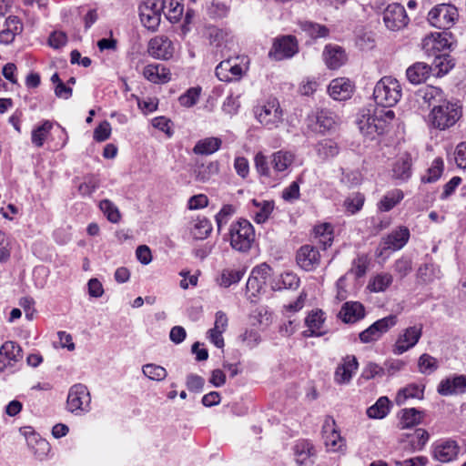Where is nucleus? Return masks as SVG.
Here are the masks:
<instances>
[{
	"mask_svg": "<svg viewBox=\"0 0 466 466\" xmlns=\"http://www.w3.org/2000/svg\"><path fill=\"white\" fill-rule=\"evenodd\" d=\"M163 6L162 0H146L139 6L141 23L148 30L156 31L161 21Z\"/></svg>",
	"mask_w": 466,
	"mask_h": 466,
	"instance_id": "nucleus-7",
	"label": "nucleus"
},
{
	"mask_svg": "<svg viewBox=\"0 0 466 466\" xmlns=\"http://www.w3.org/2000/svg\"><path fill=\"white\" fill-rule=\"evenodd\" d=\"M422 100L431 108H435L438 105L444 103L446 96L444 92L440 88L433 86H428L420 91Z\"/></svg>",
	"mask_w": 466,
	"mask_h": 466,
	"instance_id": "nucleus-30",
	"label": "nucleus"
},
{
	"mask_svg": "<svg viewBox=\"0 0 466 466\" xmlns=\"http://www.w3.org/2000/svg\"><path fill=\"white\" fill-rule=\"evenodd\" d=\"M460 446L453 440H447L434 448V458L441 462H450L455 460L459 454Z\"/></svg>",
	"mask_w": 466,
	"mask_h": 466,
	"instance_id": "nucleus-22",
	"label": "nucleus"
},
{
	"mask_svg": "<svg viewBox=\"0 0 466 466\" xmlns=\"http://www.w3.org/2000/svg\"><path fill=\"white\" fill-rule=\"evenodd\" d=\"M462 107L457 102L446 100L444 103L431 108L427 122L429 126L440 131L452 127L461 117Z\"/></svg>",
	"mask_w": 466,
	"mask_h": 466,
	"instance_id": "nucleus-1",
	"label": "nucleus"
},
{
	"mask_svg": "<svg viewBox=\"0 0 466 466\" xmlns=\"http://www.w3.org/2000/svg\"><path fill=\"white\" fill-rule=\"evenodd\" d=\"M431 73L430 66L421 62L415 63L406 71L407 78L412 84H420L424 82Z\"/></svg>",
	"mask_w": 466,
	"mask_h": 466,
	"instance_id": "nucleus-33",
	"label": "nucleus"
},
{
	"mask_svg": "<svg viewBox=\"0 0 466 466\" xmlns=\"http://www.w3.org/2000/svg\"><path fill=\"white\" fill-rule=\"evenodd\" d=\"M228 319L225 312L218 311L215 315L214 327L208 331V339L218 349L224 347L223 333L227 330Z\"/></svg>",
	"mask_w": 466,
	"mask_h": 466,
	"instance_id": "nucleus-20",
	"label": "nucleus"
},
{
	"mask_svg": "<svg viewBox=\"0 0 466 466\" xmlns=\"http://www.w3.org/2000/svg\"><path fill=\"white\" fill-rule=\"evenodd\" d=\"M439 274L440 269L433 264H424L419 268L417 278L421 283L427 284L439 278Z\"/></svg>",
	"mask_w": 466,
	"mask_h": 466,
	"instance_id": "nucleus-44",
	"label": "nucleus"
},
{
	"mask_svg": "<svg viewBox=\"0 0 466 466\" xmlns=\"http://www.w3.org/2000/svg\"><path fill=\"white\" fill-rule=\"evenodd\" d=\"M317 153L322 159H328L337 156L339 152L338 144L331 139H324L316 146Z\"/></svg>",
	"mask_w": 466,
	"mask_h": 466,
	"instance_id": "nucleus-40",
	"label": "nucleus"
},
{
	"mask_svg": "<svg viewBox=\"0 0 466 466\" xmlns=\"http://www.w3.org/2000/svg\"><path fill=\"white\" fill-rule=\"evenodd\" d=\"M422 419V414L420 410L411 408V409H405L402 410V415L400 418V428L401 429H408L411 428L420 422Z\"/></svg>",
	"mask_w": 466,
	"mask_h": 466,
	"instance_id": "nucleus-42",
	"label": "nucleus"
},
{
	"mask_svg": "<svg viewBox=\"0 0 466 466\" xmlns=\"http://www.w3.org/2000/svg\"><path fill=\"white\" fill-rule=\"evenodd\" d=\"M256 119L268 129H273L282 123V109L276 98L259 102L253 108Z\"/></svg>",
	"mask_w": 466,
	"mask_h": 466,
	"instance_id": "nucleus-5",
	"label": "nucleus"
},
{
	"mask_svg": "<svg viewBox=\"0 0 466 466\" xmlns=\"http://www.w3.org/2000/svg\"><path fill=\"white\" fill-rule=\"evenodd\" d=\"M353 85L347 78H336L329 86V94L335 100H346L353 93Z\"/></svg>",
	"mask_w": 466,
	"mask_h": 466,
	"instance_id": "nucleus-23",
	"label": "nucleus"
},
{
	"mask_svg": "<svg viewBox=\"0 0 466 466\" xmlns=\"http://www.w3.org/2000/svg\"><path fill=\"white\" fill-rule=\"evenodd\" d=\"M443 171V161L441 158L433 160L431 167L428 169V175L422 177L421 181L424 183H432L438 180Z\"/></svg>",
	"mask_w": 466,
	"mask_h": 466,
	"instance_id": "nucleus-51",
	"label": "nucleus"
},
{
	"mask_svg": "<svg viewBox=\"0 0 466 466\" xmlns=\"http://www.w3.org/2000/svg\"><path fill=\"white\" fill-rule=\"evenodd\" d=\"M254 161L256 169L260 176L267 177H270L272 176V171L269 167L270 162L263 153L258 152L255 156Z\"/></svg>",
	"mask_w": 466,
	"mask_h": 466,
	"instance_id": "nucleus-54",
	"label": "nucleus"
},
{
	"mask_svg": "<svg viewBox=\"0 0 466 466\" xmlns=\"http://www.w3.org/2000/svg\"><path fill=\"white\" fill-rule=\"evenodd\" d=\"M370 258L366 254L358 255L353 260L350 271L355 275L357 279L362 278L369 268Z\"/></svg>",
	"mask_w": 466,
	"mask_h": 466,
	"instance_id": "nucleus-49",
	"label": "nucleus"
},
{
	"mask_svg": "<svg viewBox=\"0 0 466 466\" xmlns=\"http://www.w3.org/2000/svg\"><path fill=\"white\" fill-rule=\"evenodd\" d=\"M411 157L405 154L401 156L393 165V177L401 181L408 180L411 176Z\"/></svg>",
	"mask_w": 466,
	"mask_h": 466,
	"instance_id": "nucleus-32",
	"label": "nucleus"
},
{
	"mask_svg": "<svg viewBox=\"0 0 466 466\" xmlns=\"http://www.w3.org/2000/svg\"><path fill=\"white\" fill-rule=\"evenodd\" d=\"M339 318L345 323H355L365 316V309L360 302L350 301L343 304Z\"/></svg>",
	"mask_w": 466,
	"mask_h": 466,
	"instance_id": "nucleus-24",
	"label": "nucleus"
},
{
	"mask_svg": "<svg viewBox=\"0 0 466 466\" xmlns=\"http://www.w3.org/2000/svg\"><path fill=\"white\" fill-rule=\"evenodd\" d=\"M404 198L400 189H393L387 192L378 203L377 207L380 212H388L396 207Z\"/></svg>",
	"mask_w": 466,
	"mask_h": 466,
	"instance_id": "nucleus-34",
	"label": "nucleus"
},
{
	"mask_svg": "<svg viewBox=\"0 0 466 466\" xmlns=\"http://www.w3.org/2000/svg\"><path fill=\"white\" fill-rule=\"evenodd\" d=\"M294 453L296 462L299 466L311 465L313 463L311 458L316 456L314 446L307 441H299L294 447Z\"/></svg>",
	"mask_w": 466,
	"mask_h": 466,
	"instance_id": "nucleus-26",
	"label": "nucleus"
},
{
	"mask_svg": "<svg viewBox=\"0 0 466 466\" xmlns=\"http://www.w3.org/2000/svg\"><path fill=\"white\" fill-rule=\"evenodd\" d=\"M458 19V9L451 4L437 5L428 14L429 23L443 31L451 28Z\"/></svg>",
	"mask_w": 466,
	"mask_h": 466,
	"instance_id": "nucleus-6",
	"label": "nucleus"
},
{
	"mask_svg": "<svg viewBox=\"0 0 466 466\" xmlns=\"http://www.w3.org/2000/svg\"><path fill=\"white\" fill-rule=\"evenodd\" d=\"M384 375V370L380 366H379L376 363L370 362L366 365L362 371V377L365 380H371L375 378L376 376H383Z\"/></svg>",
	"mask_w": 466,
	"mask_h": 466,
	"instance_id": "nucleus-64",
	"label": "nucleus"
},
{
	"mask_svg": "<svg viewBox=\"0 0 466 466\" xmlns=\"http://www.w3.org/2000/svg\"><path fill=\"white\" fill-rule=\"evenodd\" d=\"M423 396V390L416 384H410L399 390L396 396V403L402 405L409 398L421 399Z\"/></svg>",
	"mask_w": 466,
	"mask_h": 466,
	"instance_id": "nucleus-43",
	"label": "nucleus"
},
{
	"mask_svg": "<svg viewBox=\"0 0 466 466\" xmlns=\"http://www.w3.org/2000/svg\"><path fill=\"white\" fill-rule=\"evenodd\" d=\"M230 246L239 252H247L255 241V231L251 223L239 219L230 226Z\"/></svg>",
	"mask_w": 466,
	"mask_h": 466,
	"instance_id": "nucleus-4",
	"label": "nucleus"
},
{
	"mask_svg": "<svg viewBox=\"0 0 466 466\" xmlns=\"http://www.w3.org/2000/svg\"><path fill=\"white\" fill-rule=\"evenodd\" d=\"M418 365L421 373H431L438 369L437 360L427 353L420 357Z\"/></svg>",
	"mask_w": 466,
	"mask_h": 466,
	"instance_id": "nucleus-56",
	"label": "nucleus"
},
{
	"mask_svg": "<svg viewBox=\"0 0 466 466\" xmlns=\"http://www.w3.org/2000/svg\"><path fill=\"white\" fill-rule=\"evenodd\" d=\"M99 208L106 218L111 223H118L121 219V214L117 207L109 199H103L99 203Z\"/></svg>",
	"mask_w": 466,
	"mask_h": 466,
	"instance_id": "nucleus-45",
	"label": "nucleus"
},
{
	"mask_svg": "<svg viewBox=\"0 0 466 466\" xmlns=\"http://www.w3.org/2000/svg\"><path fill=\"white\" fill-rule=\"evenodd\" d=\"M358 125L360 132L370 138H373L375 135L385 132L384 124L381 120H379L375 112L373 115H362L358 121Z\"/></svg>",
	"mask_w": 466,
	"mask_h": 466,
	"instance_id": "nucleus-21",
	"label": "nucleus"
},
{
	"mask_svg": "<svg viewBox=\"0 0 466 466\" xmlns=\"http://www.w3.org/2000/svg\"><path fill=\"white\" fill-rule=\"evenodd\" d=\"M209 15L215 18H223L229 12V5L227 0H212L208 7Z\"/></svg>",
	"mask_w": 466,
	"mask_h": 466,
	"instance_id": "nucleus-48",
	"label": "nucleus"
},
{
	"mask_svg": "<svg viewBox=\"0 0 466 466\" xmlns=\"http://www.w3.org/2000/svg\"><path fill=\"white\" fill-rule=\"evenodd\" d=\"M299 51L298 42L292 35H284L275 39L268 53L270 58L280 61L292 57Z\"/></svg>",
	"mask_w": 466,
	"mask_h": 466,
	"instance_id": "nucleus-9",
	"label": "nucleus"
},
{
	"mask_svg": "<svg viewBox=\"0 0 466 466\" xmlns=\"http://www.w3.org/2000/svg\"><path fill=\"white\" fill-rule=\"evenodd\" d=\"M359 368L357 358L353 355H348L342 359V363L338 365L334 373V380L338 384L349 383L355 371Z\"/></svg>",
	"mask_w": 466,
	"mask_h": 466,
	"instance_id": "nucleus-15",
	"label": "nucleus"
},
{
	"mask_svg": "<svg viewBox=\"0 0 466 466\" xmlns=\"http://www.w3.org/2000/svg\"><path fill=\"white\" fill-rule=\"evenodd\" d=\"M301 28L311 37H325L329 35V30L327 26L313 23L304 22L301 24Z\"/></svg>",
	"mask_w": 466,
	"mask_h": 466,
	"instance_id": "nucleus-50",
	"label": "nucleus"
},
{
	"mask_svg": "<svg viewBox=\"0 0 466 466\" xmlns=\"http://www.w3.org/2000/svg\"><path fill=\"white\" fill-rule=\"evenodd\" d=\"M359 337L361 342L370 343L378 340L381 337V334L378 327L373 323L368 329L360 332Z\"/></svg>",
	"mask_w": 466,
	"mask_h": 466,
	"instance_id": "nucleus-61",
	"label": "nucleus"
},
{
	"mask_svg": "<svg viewBox=\"0 0 466 466\" xmlns=\"http://www.w3.org/2000/svg\"><path fill=\"white\" fill-rule=\"evenodd\" d=\"M243 276V270L225 268L221 271V274L217 280L219 286L228 288L232 284L238 283Z\"/></svg>",
	"mask_w": 466,
	"mask_h": 466,
	"instance_id": "nucleus-41",
	"label": "nucleus"
},
{
	"mask_svg": "<svg viewBox=\"0 0 466 466\" xmlns=\"http://www.w3.org/2000/svg\"><path fill=\"white\" fill-rule=\"evenodd\" d=\"M23 360L22 348L15 341L7 340L0 348V372L11 370Z\"/></svg>",
	"mask_w": 466,
	"mask_h": 466,
	"instance_id": "nucleus-11",
	"label": "nucleus"
},
{
	"mask_svg": "<svg viewBox=\"0 0 466 466\" xmlns=\"http://www.w3.org/2000/svg\"><path fill=\"white\" fill-rule=\"evenodd\" d=\"M99 185V180L95 176H87L84 177V181L78 186V192L82 196L91 195Z\"/></svg>",
	"mask_w": 466,
	"mask_h": 466,
	"instance_id": "nucleus-57",
	"label": "nucleus"
},
{
	"mask_svg": "<svg viewBox=\"0 0 466 466\" xmlns=\"http://www.w3.org/2000/svg\"><path fill=\"white\" fill-rule=\"evenodd\" d=\"M335 425V420L331 417H327L322 427L325 444L332 451H339L344 445V441L336 430Z\"/></svg>",
	"mask_w": 466,
	"mask_h": 466,
	"instance_id": "nucleus-17",
	"label": "nucleus"
},
{
	"mask_svg": "<svg viewBox=\"0 0 466 466\" xmlns=\"http://www.w3.org/2000/svg\"><path fill=\"white\" fill-rule=\"evenodd\" d=\"M296 261L305 271H313L320 265L321 256L317 248L307 244L297 251Z\"/></svg>",
	"mask_w": 466,
	"mask_h": 466,
	"instance_id": "nucleus-12",
	"label": "nucleus"
},
{
	"mask_svg": "<svg viewBox=\"0 0 466 466\" xmlns=\"http://www.w3.org/2000/svg\"><path fill=\"white\" fill-rule=\"evenodd\" d=\"M91 397L86 386L76 384L69 390L66 406L70 412H86L90 409Z\"/></svg>",
	"mask_w": 466,
	"mask_h": 466,
	"instance_id": "nucleus-8",
	"label": "nucleus"
},
{
	"mask_svg": "<svg viewBox=\"0 0 466 466\" xmlns=\"http://www.w3.org/2000/svg\"><path fill=\"white\" fill-rule=\"evenodd\" d=\"M294 160V154L286 150H279L269 157L270 166L275 173L286 171L293 164Z\"/></svg>",
	"mask_w": 466,
	"mask_h": 466,
	"instance_id": "nucleus-25",
	"label": "nucleus"
},
{
	"mask_svg": "<svg viewBox=\"0 0 466 466\" xmlns=\"http://www.w3.org/2000/svg\"><path fill=\"white\" fill-rule=\"evenodd\" d=\"M247 56H236L221 61L215 69L217 77L223 82L240 80L248 70Z\"/></svg>",
	"mask_w": 466,
	"mask_h": 466,
	"instance_id": "nucleus-3",
	"label": "nucleus"
},
{
	"mask_svg": "<svg viewBox=\"0 0 466 466\" xmlns=\"http://www.w3.org/2000/svg\"><path fill=\"white\" fill-rule=\"evenodd\" d=\"M323 56L326 65L330 69L340 67L346 61V55L340 46H327Z\"/></svg>",
	"mask_w": 466,
	"mask_h": 466,
	"instance_id": "nucleus-27",
	"label": "nucleus"
},
{
	"mask_svg": "<svg viewBox=\"0 0 466 466\" xmlns=\"http://www.w3.org/2000/svg\"><path fill=\"white\" fill-rule=\"evenodd\" d=\"M191 234L196 239L206 238L212 230V227L208 218L198 217L192 221Z\"/></svg>",
	"mask_w": 466,
	"mask_h": 466,
	"instance_id": "nucleus-38",
	"label": "nucleus"
},
{
	"mask_svg": "<svg viewBox=\"0 0 466 466\" xmlns=\"http://www.w3.org/2000/svg\"><path fill=\"white\" fill-rule=\"evenodd\" d=\"M448 33H434L427 35L422 41V48L429 55H439L440 52L448 49L451 46L447 38Z\"/></svg>",
	"mask_w": 466,
	"mask_h": 466,
	"instance_id": "nucleus-19",
	"label": "nucleus"
},
{
	"mask_svg": "<svg viewBox=\"0 0 466 466\" xmlns=\"http://www.w3.org/2000/svg\"><path fill=\"white\" fill-rule=\"evenodd\" d=\"M52 127V122L46 120L41 126L35 128L32 131V143L37 147H41L44 145V141L49 134Z\"/></svg>",
	"mask_w": 466,
	"mask_h": 466,
	"instance_id": "nucleus-46",
	"label": "nucleus"
},
{
	"mask_svg": "<svg viewBox=\"0 0 466 466\" xmlns=\"http://www.w3.org/2000/svg\"><path fill=\"white\" fill-rule=\"evenodd\" d=\"M111 127L107 121L102 122L94 130V139L102 142L110 137Z\"/></svg>",
	"mask_w": 466,
	"mask_h": 466,
	"instance_id": "nucleus-63",
	"label": "nucleus"
},
{
	"mask_svg": "<svg viewBox=\"0 0 466 466\" xmlns=\"http://www.w3.org/2000/svg\"><path fill=\"white\" fill-rule=\"evenodd\" d=\"M391 283L392 276L386 273L376 276L373 280L370 282L369 288L371 291L381 292L384 291Z\"/></svg>",
	"mask_w": 466,
	"mask_h": 466,
	"instance_id": "nucleus-52",
	"label": "nucleus"
},
{
	"mask_svg": "<svg viewBox=\"0 0 466 466\" xmlns=\"http://www.w3.org/2000/svg\"><path fill=\"white\" fill-rule=\"evenodd\" d=\"M466 392V376L454 375L442 380L438 386V393L442 396L462 394Z\"/></svg>",
	"mask_w": 466,
	"mask_h": 466,
	"instance_id": "nucleus-18",
	"label": "nucleus"
},
{
	"mask_svg": "<svg viewBox=\"0 0 466 466\" xmlns=\"http://www.w3.org/2000/svg\"><path fill=\"white\" fill-rule=\"evenodd\" d=\"M364 201V196L362 194L356 193L345 199L344 207L348 212L355 214L362 208Z\"/></svg>",
	"mask_w": 466,
	"mask_h": 466,
	"instance_id": "nucleus-53",
	"label": "nucleus"
},
{
	"mask_svg": "<svg viewBox=\"0 0 466 466\" xmlns=\"http://www.w3.org/2000/svg\"><path fill=\"white\" fill-rule=\"evenodd\" d=\"M454 66V61L447 54L434 56L433 62L430 66L431 73L438 77L446 75Z\"/></svg>",
	"mask_w": 466,
	"mask_h": 466,
	"instance_id": "nucleus-29",
	"label": "nucleus"
},
{
	"mask_svg": "<svg viewBox=\"0 0 466 466\" xmlns=\"http://www.w3.org/2000/svg\"><path fill=\"white\" fill-rule=\"evenodd\" d=\"M317 125L319 126V132H326L333 129L337 123V116L329 110H319L315 116Z\"/></svg>",
	"mask_w": 466,
	"mask_h": 466,
	"instance_id": "nucleus-36",
	"label": "nucleus"
},
{
	"mask_svg": "<svg viewBox=\"0 0 466 466\" xmlns=\"http://www.w3.org/2000/svg\"><path fill=\"white\" fill-rule=\"evenodd\" d=\"M222 140L218 137H207L195 145L193 152L198 155H211L220 148Z\"/></svg>",
	"mask_w": 466,
	"mask_h": 466,
	"instance_id": "nucleus-35",
	"label": "nucleus"
},
{
	"mask_svg": "<svg viewBox=\"0 0 466 466\" xmlns=\"http://www.w3.org/2000/svg\"><path fill=\"white\" fill-rule=\"evenodd\" d=\"M401 97V86L399 81L391 76L382 77L375 86L373 98L381 107L395 106Z\"/></svg>",
	"mask_w": 466,
	"mask_h": 466,
	"instance_id": "nucleus-2",
	"label": "nucleus"
},
{
	"mask_svg": "<svg viewBox=\"0 0 466 466\" xmlns=\"http://www.w3.org/2000/svg\"><path fill=\"white\" fill-rule=\"evenodd\" d=\"M412 269V262L408 258H400L395 261L394 270L400 279L405 278Z\"/></svg>",
	"mask_w": 466,
	"mask_h": 466,
	"instance_id": "nucleus-59",
	"label": "nucleus"
},
{
	"mask_svg": "<svg viewBox=\"0 0 466 466\" xmlns=\"http://www.w3.org/2000/svg\"><path fill=\"white\" fill-rule=\"evenodd\" d=\"M142 371L149 380L157 381H161L167 376V372L164 367L153 363L144 365Z\"/></svg>",
	"mask_w": 466,
	"mask_h": 466,
	"instance_id": "nucleus-47",
	"label": "nucleus"
},
{
	"mask_svg": "<svg viewBox=\"0 0 466 466\" xmlns=\"http://www.w3.org/2000/svg\"><path fill=\"white\" fill-rule=\"evenodd\" d=\"M410 238V230L407 227L400 226L390 233L380 242L382 250H399L402 248Z\"/></svg>",
	"mask_w": 466,
	"mask_h": 466,
	"instance_id": "nucleus-14",
	"label": "nucleus"
},
{
	"mask_svg": "<svg viewBox=\"0 0 466 466\" xmlns=\"http://www.w3.org/2000/svg\"><path fill=\"white\" fill-rule=\"evenodd\" d=\"M144 76L152 83L167 82L170 79L169 70L163 65L151 64L147 66L143 71Z\"/></svg>",
	"mask_w": 466,
	"mask_h": 466,
	"instance_id": "nucleus-28",
	"label": "nucleus"
},
{
	"mask_svg": "<svg viewBox=\"0 0 466 466\" xmlns=\"http://www.w3.org/2000/svg\"><path fill=\"white\" fill-rule=\"evenodd\" d=\"M301 178L299 177L297 181H293L288 187H286L282 191V198L286 201H293L296 199H299L300 193H299V181Z\"/></svg>",
	"mask_w": 466,
	"mask_h": 466,
	"instance_id": "nucleus-62",
	"label": "nucleus"
},
{
	"mask_svg": "<svg viewBox=\"0 0 466 466\" xmlns=\"http://www.w3.org/2000/svg\"><path fill=\"white\" fill-rule=\"evenodd\" d=\"M390 411V400L387 397H380L375 404L367 410V415L371 419H383Z\"/></svg>",
	"mask_w": 466,
	"mask_h": 466,
	"instance_id": "nucleus-39",
	"label": "nucleus"
},
{
	"mask_svg": "<svg viewBox=\"0 0 466 466\" xmlns=\"http://www.w3.org/2000/svg\"><path fill=\"white\" fill-rule=\"evenodd\" d=\"M254 205L258 208H260L259 211L255 214L254 219L257 223H264L271 214L274 208V205L270 201H264L262 204L257 202V200H253Z\"/></svg>",
	"mask_w": 466,
	"mask_h": 466,
	"instance_id": "nucleus-55",
	"label": "nucleus"
},
{
	"mask_svg": "<svg viewBox=\"0 0 466 466\" xmlns=\"http://www.w3.org/2000/svg\"><path fill=\"white\" fill-rule=\"evenodd\" d=\"M164 2L162 14L171 23H177L179 21L183 15L184 7L177 0H162Z\"/></svg>",
	"mask_w": 466,
	"mask_h": 466,
	"instance_id": "nucleus-37",
	"label": "nucleus"
},
{
	"mask_svg": "<svg viewBox=\"0 0 466 466\" xmlns=\"http://www.w3.org/2000/svg\"><path fill=\"white\" fill-rule=\"evenodd\" d=\"M429 440V433L423 429H417L411 436L410 444L413 451H420Z\"/></svg>",
	"mask_w": 466,
	"mask_h": 466,
	"instance_id": "nucleus-58",
	"label": "nucleus"
},
{
	"mask_svg": "<svg viewBox=\"0 0 466 466\" xmlns=\"http://www.w3.org/2000/svg\"><path fill=\"white\" fill-rule=\"evenodd\" d=\"M148 53L156 58L167 60L172 57L174 46L168 37L157 35L149 41Z\"/></svg>",
	"mask_w": 466,
	"mask_h": 466,
	"instance_id": "nucleus-16",
	"label": "nucleus"
},
{
	"mask_svg": "<svg viewBox=\"0 0 466 466\" xmlns=\"http://www.w3.org/2000/svg\"><path fill=\"white\" fill-rule=\"evenodd\" d=\"M383 22L391 31L404 28L409 22L405 8L400 4H390L383 12Z\"/></svg>",
	"mask_w": 466,
	"mask_h": 466,
	"instance_id": "nucleus-10",
	"label": "nucleus"
},
{
	"mask_svg": "<svg viewBox=\"0 0 466 466\" xmlns=\"http://www.w3.org/2000/svg\"><path fill=\"white\" fill-rule=\"evenodd\" d=\"M323 312L321 310L312 311L308 315L305 319L308 329L303 332L305 337L320 336L323 332L320 331L324 322Z\"/></svg>",
	"mask_w": 466,
	"mask_h": 466,
	"instance_id": "nucleus-31",
	"label": "nucleus"
},
{
	"mask_svg": "<svg viewBox=\"0 0 466 466\" xmlns=\"http://www.w3.org/2000/svg\"><path fill=\"white\" fill-rule=\"evenodd\" d=\"M200 94V88L192 87L189 88L185 94L180 96L179 97V103L184 106H194Z\"/></svg>",
	"mask_w": 466,
	"mask_h": 466,
	"instance_id": "nucleus-60",
	"label": "nucleus"
},
{
	"mask_svg": "<svg viewBox=\"0 0 466 466\" xmlns=\"http://www.w3.org/2000/svg\"><path fill=\"white\" fill-rule=\"evenodd\" d=\"M422 334V325H415L404 329L394 345L393 352L400 355L410 349L413 348L420 339Z\"/></svg>",
	"mask_w": 466,
	"mask_h": 466,
	"instance_id": "nucleus-13",
	"label": "nucleus"
}]
</instances>
